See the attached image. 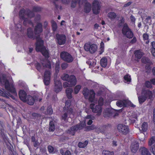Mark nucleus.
I'll return each mask as SVG.
<instances>
[{
	"label": "nucleus",
	"mask_w": 155,
	"mask_h": 155,
	"mask_svg": "<svg viewBox=\"0 0 155 155\" xmlns=\"http://www.w3.org/2000/svg\"><path fill=\"white\" fill-rule=\"evenodd\" d=\"M0 83L2 84H4L5 88L8 91H5L4 90L0 89V95L7 98L10 97L13 99L15 98L10 93L14 94H16V91L12 81H10L9 82L4 76L0 77Z\"/></svg>",
	"instance_id": "obj_1"
},
{
	"label": "nucleus",
	"mask_w": 155,
	"mask_h": 155,
	"mask_svg": "<svg viewBox=\"0 0 155 155\" xmlns=\"http://www.w3.org/2000/svg\"><path fill=\"white\" fill-rule=\"evenodd\" d=\"M44 41L39 37V36L37 37V42L36 43V50L37 51L41 52L42 55L45 58L49 57L48 52L46 48L43 45Z\"/></svg>",
	"instance_id": "obj_2"
},
{
	"label": "nucleus",
	"mask_w": 155,
	"mask_h": 155,
	"mask_svg": "<svg viewBox=\"0 0 155 155\" xmlns=\"http://www.w3.org/2000/svg\"><path fill=\"white\" fill-rule=\"evenodd\" d=\"M153 94L152 91L148 90L143 89L141 92V95L138 97L139 103L142 104L143 103L147 98L152 100L153 99Z\"/></svg>",
	"instance_id": "obj_3"
},
{
	"label": "nucleus",
	"mask_w": 155,
	"mask_h": 155,
	"mask_svg": "<svg viewBox=\"0 0 155 155\" xmlns=\"http://www.w3.org/2000/svg\"><path fill=\"white\" fill-rule=\"evenodd\" d=\"M86 126L85 123L84 122H82L76 125L72 126L70 129L67 131L68 134L73 136L74 135L75 132L78 130H80L84 127Z\"/></svg>",
	"instance_id": "obj_4"
},
{
	"label": "nucleus",
	"mask_w": 155,
	"mask_h": 155,
	"mask_svg": "<svg viewBox=\"0 0 155 155\" xmlns=\"http://www.w3.org/2000/svg\"><path fill=\"white\" fill-rule=\"evenodd\" d=\"M83 94L86 99H88L89 101L92 102L94 100L95 93L93 90L89 91L87 88H84L83 90Z\"/></svg>",
	"instance_id": "obj_5"
},
{
	"label": "nucleus",
	"mask_w": 155,
	"mask_h": 155,
	"mask_svg": "<svg viewBox=\"0 0 155 155\" xmlns=\"http://www.w3.org/2000/svg\"><path fill=\"white\" fill-rule=\"evenodd\" d=\"M41 63L42 66L39 63H37L35 64L36 68L38 71H40L42 68H50L51 67L50 62L47 59L41 61Z\"/></svg>",
	"instance_id": "obj_6"
},
{
	"label": "nucleus",
	"mask_w": 155,
	"mask_h": 155,
	"mask_svg": "<svg viewBox=\"0 0 155 155\" xmlns=\"http://www.w3.org/2000/svg\"><path fill=\"white\" fill-rule=\"evenodd\" d=\"M122 34L124 35L129 38H132L134 36L133 33L127 25L125 24L122 30Z\"/></svg>",
	"instance_id": "obj_7"
},
{
	"label": "nucleus",
	"mask_w": 155,
	"mask_h": 155,
	"mask_svg": "<svg viewBox=\"0 0 155 155\" xmlns=\"http://www.w3.org/2000/svg\"><path fill=\"white\" fill-rule=\"evenodd\" d=\"M60 55L61 59L67 63H71L74 59L72 56L67 52L64 51L61 52Z\"/></svg>",
	"instance_id": "obj_8"
},
{
	"label": "nucleus",
	"mask_w": 155,
	"mask_h": 155,
	"mask_svg": "<svg viewBox=\"0 0 155 155\" xmlns=\"http://www.w3.org/2000/svg\"><path fill=\"white\" fill-rule=\"evenodd\" d=\"M92 10L94 14L96 15L98 14L101 9V3L98 0H94L92 3Z\"/></svg>",
	"instance_id": "obj_9"
},
{
	"label": "nucleus",
	"mask_w": 155,
	"mask_h": 155,
	"mask_svg": "<svg viewBox=\"0 0 155 155\" xmlns=\"http://www.w3.org/2000/svg\"><path fill=\"white\" fill-rule=\"evenodd\" d=\"M84 48L86 51H89L91 54L95 52L97 49V46L95 44L91 45L88 43L85 44Z\"/></svg>",
	"instance_id": "obj_10"
},
{
	"label": "nucleus",
	"mask_w": 155,
	"mask_h": 155,
	"mask_svg": "<svg viewBox=\"0 0 155 155\" xmlns=\"http://www.w3.org/2000/svg\"><path fill=\"white\" fill-rule=\"evenodd\" d=\"M72 114L73 117L74 116V113L73 109L72 108H69L68 109H65L64 111V113L62 115V119L64 121H68V117H71V115Z\"/></svg>",
	"instance_id": "obj_11"
},
{
	"label": "nucleus",
	"mask_w": 155,
	"mask_h": 155,
	"mask_svg": "<svg viewBox=\"0 0 155 155\" xmlns=\"http://www.w3.org/2000/svg\"><path fill=\"white\" fill-rule=\"evenodd\" d=\"M27 15L26 12H25V9H22L19 12V15L20 19L24 20L23 24L26 25L27 23L29 24L31 23V21L29 20L28 18H25V16Z\"/></svg>",
	"instance_id": "obj_12"
},
{
	"label": "nucleus",
	"mask_w": 155,
	"mask_h": 155,
	"mask_svg": "<svg viewBox=\"0 0 155 155\" xmlns=\"http://www.w3.org/2000/svg\"><path fill=\"white\" fill-rule=\"evenodd\" d=\"M90 108L92 110L93 113H97V115H100L102 111V108L101 106L99 105H95L92 103L90 105Z\"/></svg>",
	"instance_id": "obj_13"
},
{
	"label": "nucleus",
	"mask_w": 155,
	"mask_h": 155,
	"mask_svg": "<svg viewBox=\"0 0 155 155\" xmlns=\"http://www.w3.org/2000/svg\"><path fill=\"white\" fill-rule=\"evenodd\" d=\"M117 129L120 133L126 135L129 132L128 127L125 125L120 124L117 126Z\"/></svg>",
	"instance_id": "obj_14"
},
{
	"label": "nucleus",
	"mask_w": 155,
	"mask_h": 155,
	"mask_svg": "<svg viewBox=\"0 0 155 155\" xmlns=\"http://www.w3.org/2000/svg\"><path fill=\"white\" fill-rule=\"evenodd\" d=\"M110 125L108 124L107 125H102L99 127H97L95 130L96 132L102 134H104L106 132L108 129L110 128Z\"/></svg>",
	"instance_id": "obj_15"
},
{
	"label": "nucleus",
	"mask_w": 155,
	"mask_h": 155,
	"mask_svg": "<svg viewBox=\"0 0 155 155\" xmlns=\"http://www.w3.org/2000/svg\"><path fill=\"white\" fill-rule=\"evenodd\" d=\"M51 72L49 71H45L43 81L45 84L48 85L50 83L51 78Z\"/></svg>",
	"instance_id": "obj_16"
},
{
	"label": "nucleus",
	"mask_w": 155,
	"mask_h": 155,
	"mask_svg": "<svg viewBox=\"0 0 155 155\" xmlns=\"http://www.w3.org/2000/svg\"><path fill=\"white\" fill-rule=\"evenodd\" d=\"M116 105L117 106L120 107H127L130 106L131 104V102L127 100H124L123 101H117L116 103Z\"/></svg>",
	"instance_id": "obj_17"
},
{
	"label": "nucleus",
	"mask_w": 155,
	"mask_h": 155,
	"mask_svg": "<svg viewBox=\"0 0 155 155\" xmlns=\"http://www.w3.org/2000/svg\"><path fill=\"white\" fill-rule=\"evenodd\" d=\"M54 91L56 93H58L61 91L62 88V84L60 81L57 80L55 78L54 79Z\"/></svg>",
	"instance_id": "obj_18"
},
{
	"label": "nucleus",
	"mask_w": 155,
	"mask_h": 155,
	"mask_svg": "<svg viewBox=\"0 0 155 155\" xmlns=\"http://www.w3.org/2000/svg\"><path fill=\"white\" fill-rule=\"evenodd\" d=\"M57 42L60 45H64L66 41V36L64 35L57 34L56 35Z\"/></svg>",
	"instance_id": "obj_19"
},
{
	"label": "nucleus",
	"mask_w": 155,
	"mask_h": 155,
	"mask_svg": "<svg viewBox=\"0 0 155 155\" xmlns=\"http://www.w3.org/2000/svg\"><path fill=\"white\" fill-rule=\"evenodd\" d=\"M148 145L151 147V151L155 155V137H152L148 142Z\"/></svg>",
	"instance_id": "obj_20"
},
{
	"label": "nucleus",
	"mask_w": 155,
	"mask_h": 155,
	"mask_svg": "<svg viewBox=\"0 0 155 155\" xmlns=\"http://www.w3.org/2000/svg\"><path fill=\"white\" fill-rule=\"evenodd\" d=\"M139 148V144L138 142L136 141H134L131 144L130 149L132 152L133 153H135L137 152Z\"/></svg>",
	"instance_id": "obj_21"
},
{
	"label": "nucleus",
	"mask_w": 155,
	"mask_h": 155,
	"mask_svg": "<svg viewBox=\"0 0 155 155\" xmlns=\"http://www.w3.org/2000/svg\"><path fill=\"white\" fill-rule=\"evenodd\" d=\"M67 81L70 83L71 86H74L77 83L76 78L74 75H71L68 78Z\"/></svg>",
	"instance_id": "obj_22"
},
{
	"label": "nucleus",
	"mask_w": 155,
	"mask_h": 155,
	"mask_svg": "<svg viewBox=\"0 0 155 155\" xmlns=\"http://www.w3.org/2000/svg\"><path fill=\"white\" fill-rule=\"evenodd\" d=\"M113 110L110 109H106L104 111V116L105 117H113Z\"/></svg>",
	"instance_id": "obj_23"
},
{
	"label": "nucleus",
	"mask_w": 155,
	"mask_h": 155,
	"mask_svg": "<svg viewBox=\"0 0 155 155\" xmlns=\"http://www.w3.org/2000/svg\"><path fill=\"white\" fill-rule=\"evenodd\" d=\"M42 25L40 23H38L35 27L34 29V32L35 35L40 34L42 31Z\"/></svg>",
	"instance_id": "obj_24"
},
{
	"label": "nucleus",
	"mask_w": 155,
	"mask_h": 155,
	"mask_svg": "<svg viewBox=\"0 0 155 155\" xmlns=\"http://www.w3.org/2000/svg\"><path fill=\"white\" fill-rule=\"evenodd\" d=\"M26 92L23 90H21L19 92V96L20 99L23 102L26 101Z\"/></svg>",
	"instance_id": "obj_25"
},
{
	"label": "nucleus",
	"mask_w": 155,
	"mask_h": 155,
	"mask_svg": "<svg viewBox=\"0 0 155 155\" xmlns=\"http://www.w3.org/2000/svg\"><path fill=\"white\" fill-rule=\"evenodd\" d=\"M83 2L85 3L84 6V12L86 13H89L91 10V5L87 2V0H82Z\"/></svg>",
	"instance_id": "obj_26"
},
{
	"label": "nucleus",
	"mask_w": 155,
	"mask_h": 155,
	"mask_svg": "<svg viewBox=\"0 0 155 155\" xmlns=\"http://www.w3.org/2000/svg\"><path fill=\"white\" fill-rule=\"evenodd\" d=\"M35 99L34 97L30 96H28L26 98V101L25 102H27L29 105H32L34 104Z\"/></svg>",
	"instance_id": "obj_27"
},
{
	"label": "nucleus",
	"mask_w": 155,
	"mask_h": 155,
	"mask_svg": "<svg viewBox=\"0 0 155 155\" xmlns=\"http://www.w3.org/2000/svg\"><path fill=\"white\" fill-rule=\"evenodd\" d=\"M148 125L147 122H144L141 125V130L140 129V132L141 133H143L144 135V132H145L147 130Z\"/></svg>",
	"instance_id": "obj_28"
},
{
	"label": "nucleus",
	"mask_w": 155,
	"mask_h": 155,
	"mask_svg": "<svg viewBox=\"0 0 155 155\" xmlns=\"http://www.w3.org/2000/svg\"><path fill=\"white\" fill-rule=\"evenodd\" d=\"M140 150L141 155H151L148 149L145 147H141Z\"/></svg>",
	"instance_id": "obj_29"
},
{
	"label": "nucleus",
	"mask_w": 155,
	"mask_h": 155,
	"mask_svg": "<svg viewBox=\"0 0 155 155\" xmlns=\"http://www.w3.org/2000/svg\"><path fill=\"white\" fill-rule=\"evenodd\" d=\"M73 92V89L71 88H68L66 90V93L67 96L69 99L72 98L71 93Z\"/></svg>",
	"instance_id": "obj_30"
},
{
	"label": "nucleus",
	"mask_w": 155,
	"mask_h": 155,
	"mask_svg": "<svg viewBox=\"0 0 155 155\" xmlns=\"http://www.w3.org/2000/svg\"><path fill=\"white\" fill-rule=\"evenodd\" d=\"M100 64L103 67H105L107 64V59L105 57L103 58L100 61Z\"/></svg>",
	"instance_id": "obj_31"
},
{
	"label": "nucleus",
	"mask_w": 155,
	"mask_h": 155,
	"mask_svg": "<svg viewBox=\"0 0 155 155\" xmlns=\"http://www.w3.org/2000/svg\"><path fill=\"white\" fill-rule=\"evenodd\" d=\"M135 54L136 58L138 59H140L143 55V53L139 50L135 51Z\"/></svg>",
	"instance_id": "obj_32"
},
{
	"label": "nucleus",
	"mask_w": 155,
	"mask_h": 155,
	"mask_svg": "<svg viewBox=\"0 0 155 155\" xmlns=\"http://www.w3.org/2000/svg\"><path fill=\"white\" fill-rule=\"evenodd\" d=\"M55 129V126L54 123L53 121H51L49 123V131H54Z\"/></svg>",
	"instance_id": "obj_33"
},
{
	"label": "nucleus",
	"mask_w": 155,
	"mask_h": 155,
	"mask_svg": "<svg viewBox=\"0 0 155 155\" xmlns=\"http://www.w3.org/2000/svg\"><path fill=\"white\" fill-rule=\"evenodd\" d=\"M116 16V14L113 12H110L108 14V16L111 19H114Z\"/></svg>",
	"instance_id": "obj_34"
},
{
	"label": "nucleus",
	"mask_w": 155,
	"mask_h": 155,
	"mask_svg": "<svg viewBox=\"0 0 155 155\" xmlns=\"http://www.w3.org/2000/svg\"><path fill=\"white\" fill-rule=\"evenodd\" d=\"M60 153L62 155H71V152L69 150L64 151L63 149H61L60 150Z\"/></svg>",
	"instance_id": "obj_35"
},
{
	"label": "nucleus",
	"mask_w": 155,
	"mask_h": 155,
	"mask_svg": "<svg viewBox=\"0 0 155 155\" xmlns=\"http://www.w3.org/2000/svg\"><path fill=\"white\" fill-rule=\"evenodd\" d=\"M51 23L53 31H56L57 28V24L56 22L53 20L51 21Z\"/></svg>",
	"instance_id": "obj_36"
},
{
	"label": "nucleus",
	"mask_w": 155,
	"mask_h": 155,
	"mask_svg": "<svg viewBox=\"0 0 155 155\" xmlns=\"http://www.w3.org/2000/svg\"><path fill=\"white\" fill-rule=\"evenodd\" d=\"M27 35L30 38H32L33 37V34L32 30L31 28H28V29Z\"/></svg>",
	"instance_id": "obj_37"
},
{
	"label": "nucleus",
	"mask_w": 155,
	"mask_h": 155,
	"mask_svg": "<svg viewBox=\"0 0 155 155\" xmlns=\"http://www.w3.org/2000/svg\"><path fill=\"white\" fill-rule=\"evenodd\" d=\"M88 144V142L85 141L83 143L80 142L78 143V145L80 148H84Z\"/></svg>",
	"instance_id": "obj_38"
},
{
	"label": "nucleus",
	"mask_w": 155,
	"mask_h": 155,
	"mask_svg": "<svg viewBox=\"0 0 155 155\" xmlns=\"http://www.w3.org/2000/svg\"><path fill=\"white\" fill-rule=\"evenodd\" d=\"M81 86L80 85H76L74 89V92L75 94H77L81 88Z\"/></svg>",
	"instance_id": "obj_39"
},
{
	"label": "nucleus",
	"mask_w": 155,
	"mask_h": 155,
	"mask_svg": "<svg viewBox=\"0 0 155 155\" xmlns=\"http://www.w3.org/2000/svg\"><path fill=\"white\" fill-rule=\"evenodd\" d=\"M71 102L70 100H67L65 104V106L64 108L65 109H68L69 108H71L70 107V106L71 105Z\"/></svg>",
	"instance_id": "obj_40"
},
{
	"label": "nucleus",
	"mask_w": 155,
	"mask_h": 155,
	"mask_svg": "<svg viewBox=\"0 0 155 155\" xmlns=\"http://www.w3.org/2000/svg\"><path fill=\"white\" fill-rule=\"evenodd\" d=\"M27 16L29 18H32L34 17L35 15L34 12L30 10H28L26 12Z\"/></svg>",
	"instance_id": "obj_41"
},
{
	"label": "nucleus",
	"mask_w": 155,
	"mask_h": 155,
	"mask_svg": "<svg viewBox=\"0 0 155 155\" xmlns=\"http://www.w3.org/2000/svg\"><path fill=\"white\" fill-rule=\"evenodd\" d=\"M70 76L66 74H64L61 76V79L64 81H67Z\"/></svg>",
	"instance_id": "obj_42"
},
{
	"label": "nucleus",
	"mask_w": 155,
	"mask_h": 155,
	"mask_svg": "<svg viewBox=\"0 0 155 155\" xmlns=\"http://www.w3.org/2000/svg\"><path fill=\"white\" fill-rule=\"evenodd\" d=\"M96 128L97 127L94 125H92L91 126L87 127L86 128L87 131H89L94 129L96 130Z\"/></svg>",
	"instance_id": "obj_43"
},
{
	"label": "nucleus",
	"mask_w": 155,
	"mask_h": 155,
	"mask_svg": "<svg viewBox=\"0 0 155 155\" xmlns=\"http://www.w3.org/2000/svg\"><path fill=\"white\" fill-rule=\"evenodd\" d=\"M102 155H114V153L112 152L107 150H104L102 153Z\"/></svg>",
	"instance_id": "obj_44"
},
{
	"label": "nucleus",
	"mask_w": 155,
	"mask_h": 155,
	"mask_svg": "<svg viewBox=\"0 0 155 155\" xmlns=\"http://www.w3.org/2000/svg\"><path fill=\"white\" fill-rule=\"evenodd\" d=\"M124 79L127 82H130L131 81L130 76L129 74H127L124 77Z\"/></svg>",
	"instance_id": "obj_45"
},
{
	"label": "nucleus",
	"mask_w": 155,
	"mask_h": 155,
	"mask_svg": "<svg viewBox=\"0 0 155 155\" xmlns=\"http://www.w3.org/2000/svg\"><path fill=\"white\" fill-rule=\"evenodd\" d=\"M141 61L143 63H149L150 60L148 58L144 57L141 59Z\"/></svg>",
	"instance_id": "obj_46"
},
{
	"label": "nucleus",
	"mask_w": 155,
	"mask_h": 155,
	"mask_svg": "<svg viewBox=\"0 0 155 155\" xmlns=\"http://www.w3.org/2000/svg\"><path fill=\"white\" fill-rule=\"evenodd\" d=\"M149 36L147 33H144L143 34V38L144 41L148 40L149 39Z\"/></svg>",
	"instance_id": "obj_47"
},
{
	"label": "nucleus",
	"mask_w": 155,
	"mask_h": 155,
	"mask_svg": "<svg viewBox=\"0 0 155 155\" xmlns=\"http://www.w3.org/2000/svg\"><path fill=\"white\" fill-rule=\"evenodd\" d=\"M48 151L50 153H52L53 152L54 148L52 146L49 145L48 147Z\"/></svg>",
	"instance_id": "obj_48"
},
{
	"label": "nucleus",
	"mask_w": 155,
	"mask_h": 155,
	"mask_svg": "<svg viewBox=\"0 0 155 155\" xmlns=\"http://www.w3.org/2000/svg\"><path fill=\"white\" fill-rule=\"evenodd\" d=\"M68 64L66 63H63L61 65V67L62 69L64 70L66 69L68 67Z\"/></svg>",
	"instance_id": "obj_49"
},
{
	"label": "nucleus",
	"mask_w": 155,
	"mask_h": 155,
	"mask_svg": "<svg viewBox=\"0 0 155 155\" xmlns=\"http://www.w3.org/2000/svg\"><path fill=\"white\" fill-rule=\"evenodd\" d=\"M145 68L146 72H150L151 70V68L150 65H149L148 64L146 65L145 67Z\"/></svg>",
	"instance_id": "obj_50"
},
{
	"label": "nucleus",
	"mask_w": 155,
	"mask_h": 155,
	"mask_svg": "<svg viewBox=\"0 0 155 155\" xmlns=\"http://www.w3.org/2000/svg\"><path fill=\"white\" fill-rule=\"evenodd\" d=\"M33 10L34 12H39L41 10V8L39 7H34L33 8Z\"/></svg>",
	"instance_id": "obj_51"
},
{
	"label": "nucleus",
	"mask_w": 155,
	"mask_h": 155,
	"mask_svg": "<svg viewBox=\"0 0 155 155\" xmlns=\"http://www.w3.org/2000/svg\"><path fill=\"white\" fill-rule=\"evenodd\" d=\"M47 112L48 114H51L53 113L52 109L51 107L49 106L47 109Z\"/></svg>",
	"instance_id": "obj_52"
},
{
	"label": "nucleus",
	"mask_w": 155,
	"mask_h": 155,
	"mask_svg": "<svg viewBox=\"0 0 155 155\" xmlns=\"http://www.w3.org/2000/svg\"><path fill=\"white\" fill-rule=\"evenodd\" d=\"M151 82L147 81L145 83V86L148 88H151L152 87Z\"/></svg>",
	"instance_id": "obj_53"
},
{
	"label": "nucleus",
	"mask_w": 155,
	"mask_h": 155,
	"mask_svg": "<svg viewBox=\"0 0 155 155\" xmlns=\"http://www.w3.org/2000/svg\"><path fill=\"white\" fill-rule=\"evenodd\" d=\"M78 0H72L71 2V6L72 8H75L76 6V3Z\"/></svg>",
	"instance_id": "obj_54"
},
{
	"label": "nucleus",
	"mask_w": 155,
	"mask_h": 155,
	"mask_svg": "<svg viewBox=\"0 0 155 155\" xmlns=\"http://www.w3.org/2000/svg\"><path fill=\"white\" fill-rule=\"evenodd\" d=\"M136 119H137V117L135 116L134 118L132 117H130L129 120L132 123H134L135 122Z\"/></svg>",
	"instance_id": "obj_55"
},
{
	"label": "nucleus",
	"mask_w": 155,
	"mask_h": 155,
	"mask_svg": "<svg viewBox=\"0 0 155 155\" xmlns=\"http://www.w3.org/2000/svg\"><path fill=\"white\" fill-rule=\"evenodd\" d=\"M103 99L102 97H100L98 101V104L100 105H102L103 104Z\"/></svg>",
	"instance_id": "obj_56"
},
{
	"label": "nucleus",
	"mask_w": 155,
	"mask_h": 155,
	"mask_svg": "<svg viewBox=\"0 0 155 155\" xmlns=\"http://www.w3.org/2000/svg\"><path fill=\"white\" fill-rule=\"evenodd\" d=\"M70 83L67 82H65L63 83V87H72Z\"/></svg>",
	"instance_id": "obj_57"
},
{
	"label": "nucleus",
	"mask_w": 155,
	"mask_h": 155,
	"mask_svg": "<svg viewBox=\"0 0 155 155\" xmlns=\"http://www.w3.org/2000/svg\"><path fill=\"white\" fill-rule=\"evenodd\" d=\"M33 143V145L35 147H37L39 145V143L38 140L35 141Z\"/></svg>",
	"instance_id": "obj_58"
},
{
	"label": "nucleus",
	"mask_w": 155,
	"mask_h": 155,
	"mask_svg": "<svg viewBox=\"0 0 155 155\" xmlns=\"http://www.w3.org/2000/svg\"><path fill=\"white\" fill-rule=\"evenodd\" d=\"M32 116L34 117H40V114L36 113H33L32 114Z\"/></svg>",
	"instance_id": "obj_59"
},
{
	"label": "nucleus",
	"mask_w": 155,
	"mask_h": 155,
	"mask_svg": "<svg viewBox=\"0 0 155 155\" xmlns=\"http://www.w3.org/2000/svg\"><path fill=\"white\" fill-rule=\"evenodd\" d=\"M86 118L87 119H94V117L92 115H89L87 116Z\"/></svg>",
	"instance_id": "obj_60"
},
{
	"label": "nucleus",
	"mask_w": 155,
	"mask_h": 155,
	"mask_svg": "<svg viewBox=\"0 0 155 155\" xmlns=\"http://www.w3.org/2000/svg\"><path fill=\"white\" fill-rule=\"evenodd\" d=\"M153 121L155 124V108L154 109L153 112Z\"/></svg>",
	"instance_id": "obj_61"
},
{
	"label": "nucleus",
	"mask_w": 155,
	"mask_h": 155,
	"mask_svg": "<svg viewBox=\"0 0 155 155\" xmlns=\"http://www.w3.org/2000/svg\"><path fill=\"white\" fill-rule=\"evenodd\" d=\"M137 39L135 37H134L133 39L130 41V43L132 44L136 42Z\"/></svg>",
	"instance_id": "obj_62"
},
{
	"label": "nucleus",
	"mask_w": 155,
	"mask_h": 155,
	"mask_svg": "<svg viewBox=\"0 0 155 155\" xmlns=\"http://www.w3.org/2000/svg\"><path fill=\"white\" fill-rule=\"evenodd\" d=\"M130 19L132 22H134L135 21V18L134 16L131 15L130 16Z\"/></svg>",
	"instance_id": "obj_63"
},
{
	"label": "nucleus",
	"mask_w": 155,
	"mask_h": 155,
	"mask_svg": "<svg viewBox=\"0 0 155 155\" xmlns=\"http://www.w3.org/2000/svg\"><path fill=\"white\" fill-rule=\"evenodd\" d=\"M151 53L153 55V56H155V49L152 48Z\"/></svg>",
	"instance_id": "obj_64"
}]
</instances>
